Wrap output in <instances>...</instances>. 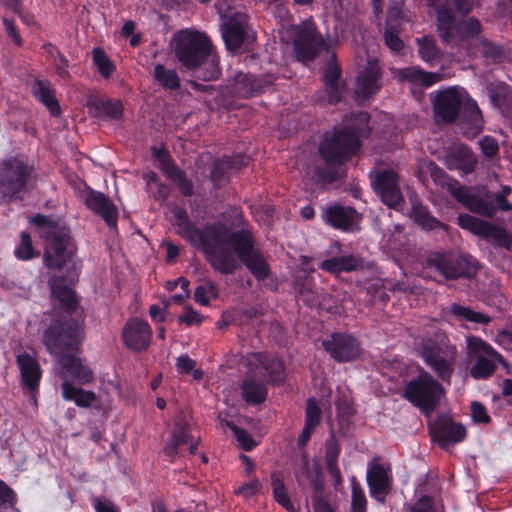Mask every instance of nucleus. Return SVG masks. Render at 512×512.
Instances as JSON below:
<instances>
[{
    "instance_id": "nucleus-61",
    "label": "nucleus",
    "mask_w": 512,
    "mask_h": 512,
    "mask_svg": "<svg viewBox=\"0 0 512 512\" xmlns=\"http://www.w3.org/2000/svg\"><path fill=\"white\" fill-rule=\"evenodd\" d=\"M471 417L476 423L486 424L490 422V417L485 407L479 402H473L471 404Z\"/></svg>"
},
{
    "instance_id": "nucleus-8",
    "label": "nucleus",
    "mask_w": 512,
    "mask_h": 512,
    "mask_svg": "<svg viewBox=\"0 0 512 512\" xmlns=\"http://www.w3.org/2000/svg\"><path fill=\"white\" fill-rule=\"evenodd\" d=\"M429 268L438 271L445 279H471L478 270V262L470 255L436 253L427 260Z\"/></svg>"
},
{
    "instance_id": "nucleus-60",
    "label": "nucleus",
    "mask_w": 512,
    "mask_h": 512,
    "mask_svg": "<svg viewBox=\"0 0 512 512\" xmlns=\"http://www.w3.org/2000/svg\"><path fill=\"white\" fill-rule=\"evenodd\" d=\"M481 30V23L474 17H471L463 22V34L466 38H474L478 36Z\"/></svg>"
},
{
    "instance_id": "nucleus-9",
    "label": "nucleus",
    "mask_w": 512,
    "mask_h": 512,
    "mask_svg": "<svg viewBox=\"0 0 512 512\" xmlns=\"http://www.w3.org/2000/svg\"><path fill=\"white\" fill-rule=\"evenodd\" d=\"M30 176V169L23 157L5 160L0 165V194L12 198L21 192Z\"/></svg>"
},
{
    "instance_id": "nucleus-59",
    "label": "nucleus",
    "mask_w": 512,
    "mask_h": 512,
    "mask_svg": "<svg viewBox=\"0 0 512 512\" xmlns=\"http://www.w3.org/2000/svg\"><path fill=\"white\" fill-rule=\"evenodd\" d=\"M479 145L482 153L488 158L496 156L499 152L498 142L495 138L491 136H484L479 141Z\"/></svg>"
},
{
    "instance_id": "nucleus-64",
    "label": "nucleus",
    "mask_w": 512,
    "mask_h": 512,
    "mask_svg": "<svg viewBox=\"0 0 512 512\" xmlns=\"http://www.w3.org/2000/svg\"><path fill=\"white\" fill-rule=\"evenodd\" d=\"M511 193V188L509 186H504L502 191L499 193H494L495 203L498 209L502 211L512 210V206L507 202L506 197Z\"/></svg>"
},
{
    "instance_id": "nucleus-37",
    "label": "nucleus",
    "mask_w": 512,
    "mask_h": 512,
    "mask_svg": "<svg viewBox=\"0 0 512 512\" xmlns=\"http://www.w3.org/2000/svg\"><path fill=\"white\" fill-rule=\"evenodd\" d=\"M470 51L474 55L491 61L492 63H500L505 58V50L502 46L490 41L487 38L480 39L470 47Z\"/></svg>"
},
{
    "instance_id": "nucleus-4",
    "label": "nucleus",
    "mask_w": 512,
    "mask_h": 512,
    "mask_svg": "<svg viewBox=\"0 0 512 512\" xmlns=\"http://www.w3.org/2000/svg\"><path fill=\"white\" fill-rule=\"evenodd\" d=\"M420 353L426 365L443 382L450 383L456 361V347L445 335L427 338L420 343Z\"/></svg>"
},
{
    "instance_id": "nucleus-55",
    "label": "nucleus",
    "mask_w": 512,
    "mask_h": 512,
    "mask_svg": "<svg viewBox=\"0 0 512 512\" xmlns=\"http://www.w3.org/2000/svg\"><path fill=\"white\" fill-rule=\"evenodd\" d=\"M398 25H390L385 27L384 40L385 44L393 51H399L403 47V41L399 38Z\"/></svg>"
},
{
    "instance_id": "nucleus-62",
    "label": "nucleus",
    "mask_w": 512,
    "mask_h": 512,
    "mask_svg": "<svg viewBox=\"0 0 512 512\" xmlns=\"http://www.w3.org/2000/svg\"><path fill=\"white\" fill-rule=\"evenodd\" d=\"M15 504V494L4 482L0 481V505L12 508Z\"/></svg>"
},
{
    "instance_id": "nucleus-40",
    "label": "nucleus",
    "mask_w": 512,
    "mask_h": 512,
    "mask_svg": "<svg viewBox=\"0 0 512 512\" xmlns=\"http://www.w3.org/2000/svg\"><path fill=\"white\" fill-rule=\"evenodd\" d=\"M34 96L39 99L53 115L60 112L58 101L54 97V91L50 82L45 80H35L32 85Z\"/></svg>"
},
{
    "instance_id": "nucleus-22",
    "label": "nucleus",
    "mask_w": 512,
    "mask_h": 512,
    "mask_svg": "<svg viewBox=\"0 0 512 512\" xmlns=\"http://www.w3.org/2000/svg\"><path fill=\"white\" fill-rule=\"evenodd\" d=\"M325 221L337 229L353 232L358 228L359 215L351 207L333 205L324 210Z\"/></svg>"
},
{
    "instance_id": "nucleus-6",
    "label": "nucleus",
    "mask_w": 512,
    "mask_h": 512,
    "mask_svg": "<svg viewBox=\"0 0 512 512\" xmlns=\"http://www.w3.org/2000/svg\"><path fill=\"white\" fill-rule=\"evenodd\" d=\"M360 127L338 130L331 137H326L319 147L320 155L329 165L341 164L359 149L358 133Z\"/></svg>"
},
{
    "instance_id": "nucleus-38",
    "label": "nucleus",
    "mask_w": 512,
    "mask_h": 512,
    "mask_svg": "<svg viewBox=\"0 0 512 512\" xmlns=\"http://www.w3.org/2000/svg\"><path fill=\"white\" fill-rule=\"evenodd\" d=\"M51 293L56 297L62 307L66 311H73L76 307L75 294L71 287H69L64 279L60 277H53L49 280Z\"/></svg>"
},
{
    "instance_id": "nucleus-23",
    "label": "nucleus",
    "mask_w": 512,
    "mask_h": 512,
    "mask_svg": "<svg viewBox=\"0 0 512 512\" xmlns=\"http://www.w3.org/2000/svg\"><path fill=\"white\" fill-rule=\"evenodd\" d=\"M444 162L448 169L460 170L467 174L473 171L477 160L467 146L457 144L446 152Z\"/></svg>"
},
{
    "instance_id": "nucleus-54",
    "label": "nucleus",
    "mask_w": 512,
    "mask_h": 512,
    "mask_svg": "<svg viewBox=\"0 0 512 512\" xmlns=\"http://www.w3.org/2000/svg\"><path fill=\"white\" fill-rule=\"evenodd\" d=\"M352 484V501L351 510L352 512H366V498L363 490L356 482L353 477L351 480Z\"/></svg>"
},
{
    "instance_id": "nucleus-49",
    "label": "nucleus",
    "mask_w": 512,
    "mask_h": 512,
    "mask_svg": "<svg viewBox=\"0 0 512 512\" xmlns=\"http://www.w3.org/2000/svg\"><path fill=\"white\" fill-rule=\"evenodd\" d=\"M93 61L101 75L108 78L114 71V65L101 48L93 49Z\"/></svg>"
},
{
    "instance_id": "nucleus-21",
    "label": "nucleus",
    "mask_w": 512,
    "mask_h": 512,
    "mask_svg": "<svg viewBox=\"0 0 512 512\" xmlns=\"http://www.w3.org/2000/svg\"><path fill=\"white\" fill-rule=\"evenodd\" d=\"M380 74L378 61L375 58L369 59L358 76L355 90L356 95L359 98H368L377 93L381 87L379 82Z\"/></svg>"
},
{
    "instance_id": "nucleus-10",
    "label": "nucleus",
    "mask_w": 512,
    "mask_h": 512,
    "mask_svg": "<svg viewBox=\"0 0 512 512\" xmlns=\"http://www.w3.org/2000/svg\"><path fill=\"white\" fill-rule=\"evenodd\" d=\"M222 37L229 51H238L255 40V33L242 13L226 14L221 26Z\"/></svg>"
},
{
    "instance_id": "nucleus-58",
    "label": "nucleus",
    "mask_w": 512,
    "mask_h": 512,
    "mask_svg": "<svg viewBox=\"0 0 512 512\" xmlns=\"http://www.w3.org/2000/svg\"><path fill=\"white\" fill-rule=\"evenodd\" d=\"M15 254L18 258L23 260L31 259L34 256L31 237L28 233L23 232L21 234V245L15 251Z\"/></svg>"
},
{
    "instance_id": "nucleus-39",
    "label": "nucleus",
    "mask_w": 512,
    "mask_h": 512,
    "mask_svg": "<svg viewBox=\"0 0 512 512\" xmlns=\"http://www.w3.org/2000/svg\"><path fill=\"white\" fill-rule=\"evenodd\" d=\"M51 293L56 297L62 307L66 311H73L76 307L75 294L71 287H69L64 279L60 277H53L49 280Z\"/></svg>"
},
{
    "instance_id": "nucleus-57",
    "label": "nucleus",
    "mask_w": 512,
    "mask_h": 512,
    "mask_svg": "<svg viewBox=\"0 0 512 512\" xmlns=\"http://www.w3.org/2000/svg\"><path fill=\"white\" fill-rule=\"evenodd\" d=\"M321 410L316 401L309 399L306 407L305 425L316 428L320 422Z\"/></svg>"
},
{
    "instance_id": "nucleus-44",
    "label": "nucleus",
    "mask_w": 512,
    "mask_h": 512,
    "mask_svg": "<svg viewBox=\"0 0 512 512\" xmlns=\"http://www.w3.org/2000/svg\"><path fill=\"white\" fill-rule=\"evenodd\" d=\"M153 77L164 89L176 90L180 87V78L177 72L162 64H157L154 67Z\"/></svg>"
},
{
    "instance_id": "nucleus-29",
    "label": "nucleus",
    "mask_w": 512,
    "mask_h": 512,
    "mask_svg": "<svg viewBox=\"0 0 512 512\" xmlns=\"http://www.w3.org/2000/svg\"><path fill=\"white\" fill-rule=\"evenodd\" d=\"M17 363L21 370L24 386L30 391H35L41 378V370L37 360L27 353H22L17 356Z\"/></svg>"
},
{
    "instance_id": "nucleus-3",
    "label": "nucleus",
    "mask_w": 512,
    "mask_h": 512,
    "mask_svg": "<svg viewBox=\"0 0 512 512\" xmlns=\"http://www.w3.org/2000/svg\"><path fill=\"white\" fill-rule=\"evenodd\" d=\"M31 222L42 229L41 236L45 239V264L49 268L61 269L74 253V244L68 230L43 215L33 217Z\"/></svg>"
},
{
    "instance_id": "nucleus-19",
    "label": "nucleus",
    "mask_w": 512,
    "mask_h": 512,
    "mask_svg": "<svg viewBox=\"0 0 512 512\" xmlns=\"http://www.w3.org/2000/svg\"><path fill=\"white\" fill-rule=\"evenodd\" d=\"M122 336L128 348L134 351H143L150 344L152 331L147 322L133 318L124 326Z\"/></svg>"
},
{
    "instance_id": "nucleus-41",
    "label": "nucleus",
    "mask_w": 512,
    "mask_h": 512,
    "mask_svg": "<svg viewBox=\"0 0 512 512\" xmlns=\"http://www.w3.org/2000/svg\"><path fill=\"white\" fill-rule=\"evenodd\" d=\"M466 435L465 427L458 423L443 424L436 432V439L442 448H446L451 443H457L464 439Z\"/></svg>"
},
{
    "instance_id": "nucleus-48",
    "label": "nucleus",
    "mask_w": 512,
    "mask_h": 512,
    "mask_svg": "<svg viewBox=\"0 0 512 512\" xmlns=\"http://www.w3.org/2000/svg\"><path fill=\"white\" fill-rule=\"evenodd\" d=\"M412 218L425 229H435L442 226V224L432 217L428 210L422 205L413 206Z\"/></svg>"
},
{
    "instance_id": "nucleus-25",
    "label": "nucleus",
    "mask_w": 512,
    "mask_h": 512,
    "mask_svg": "<svg viewBox=\"0 0 512 512\" xmlns=\"http://www.w3.org/2000/svg\"><path fill=\"white\" fill-rule=\"evenodd\" d=\"M427 2L436 12L437 27L441 39L450 43L453 38L454 16L448 5V0H427Z\"/></svg>"
},
{
    "instance_id": "nucleus-13",
    "label": "nucleus",
    "mask_w": 512,
    "mask_h": 512,
    "mask_svg": "<svg viewBox=\"0 0 512 512\" xmlns=\"http://www.w3.org/2000/svg\"><path fill=\"white\" fill-rule=\"evenodd\" d=\"M453 196L461 202L468 210L485 217H493L498 207L495 203L494 193L485 188L466 189L460 185Z\"/></svg>"
},
{
    "instance_id": "nucleus-31",
    "label": "nucleus",
    "mask_w": 512,
    "mask_h": 512,
    "mask_svg": "<svg viewBox=\"0 0 512 512\" xmlns=\"http://www.w3.org/2000/svg\"><path fill=\"white\" fill-rule=\"evenodd\" d=\"M233 79L235 93L241 97H249L253 93L261 91L264 87L271 85L274 80L272 77H269L267 80L262 81L242 72L235 74Z\"/></svg>"
},
{
    "instance_id": "nucleus-30",
    "label": "nucleus",
    "mask_w": 512,
    "mask_h": 512,
    "mask_svg": "<svg viewBox=\"0 0 512 512\" xmlns=\"http://www.w3.org/2000/svg\"><path fill=\"white\" fill-rule=\"evenodd\" d=\"M394 75L399 81H406L423 87H429L442 78L439 73L425 72L417 67L398 69L394 72Z\"/></svg>"
},
{
    "instance_id": "nucleus-35",
    "label": "nucleus",
    "mask_w": 512,
    "mask_h": 512,
    "mask_svg": "<svg viewBox=\"0 0 512 512\" xmlns=\"http://www.w3.org/2000/svg\"><path fill=\"white\" fill-rule=\"evenodd\" d=\"M324 84L331 104L339 102L345 92V86L340 81V70L336 65H329L324 73Z\"/></svg>"
},
{
    "instance_id": "nucleus-1",
    "label": "nucleus",
    "mask_w": 512,
    "mask_h": 512,
    "mask_svg": "<svg viewBox=\"0 0 512 512\" xmlns=\"http://www.w3.org/2000/svg\"><path fill=\"white\" fill-rule=\"evenodd\" d=\"M174 217L178 234L202 248L214 269L232 274L238 267V258L258 280L268 277V263L248 229L231 231L225 225L213 224L200 231L180 208L174 210Z\"/></svg>"
},
{
    "instance_id": "nucleus-20",
    "label": "nucleus",
    "mask_w": 512,
    "mask_h": 512,
    "mask_svg": "<svg viewBox=\"0 0 512 512\" xmlns=\"http://www.w3.org/2000/svg\"><path fill=\"white\" fill-rule=\"evenodd\" d=\"M240 388L242 397L248 404L256 405L264 402L267 396V388L262 377V370L256 371L253 366H249Z\"/></svg>"
},
{
    "instance_id": "nucleus-27",
    "label": "nucleus",
    "mask_w": 512,
    "mask_h": 512,
    "mask_svg": "<svg viewBox=\"0 0 512 512\" xmlns=\"http://www.w3.org/2000/svg\"><path fill=\"white\" fill-rule=\"evenodd\" d=\"M76 353L70 352L57 358L58 363L61 365V374L63 377L71 376L80 383H87L92 379V373L82 364Z\"/></svg>"
},
{
    "instance_id": "nucleus-17",
    "label": "nucleus",
    "mask_w": 512,
    "mask_h": 512,
    "mask_svg": "<svg viewBox=\"0 0 512 512\" xmlns=\"http://www.w3.org/2000/svg\"><path fill=\"white\" fill-rule=\"evenodd\" d=\"M376 193L383 203L390 208H396L403 202V196L399 188L397 174L391 169L378 171L372 181Z\"/></svg>"
},
{
    "instance_id": "nucleus-34",
    "label": "nucleus",
    "mask_w": 512,
    "mask_h": 512,
    "mask_svg": "<svg viewBox=\"0 0 512 512\" xmlns=\"http://www.w3.org/2000/svg\"><path fill=\"white\" fill-rule=\"evenodd\" d=\"M460 113L462 122L465 125V133L472 137L478 135L483 128V119L476 103L468 97Z\"/></svg>"
},
{
    "instance_id": "nucleus-14",
    "label": "nucleus",
    "mask_w": 512,
    "mask_h": 512,
    "mask_svg": "<svg viewBox=\"0 0 512 512\" xmlns=\"http://www.w3.org/2000/svg\"><path fill=\"white\" fill-rule=\"evenodd\" d=\"M294 51L299 61L313 60L324 42L311 26H293L291 29Z\"/></svg>"
},
{
    "instance_id": "nucleus-46",
    "label": "nucleus",
    "mask_w": 512,
    "mask_h": 512,
    "mask_svg": "<svg viewBox=\"0 0 512 512\" xmlns=\"http://www.w3.org/2000/svg\"><path fill=\"white\" fill-rule=\"evenodd\" d=\"M428 168L435 183L446 189L452 196H454V191H457V188H459L461 184L458 181L449 178L441 168L432 162L429 163Z\"/></svg>"
},
{
    "instance_id": "nucleus-16",
    "label": "nucleus",
    "mask_w": 512,
    "mask_h": 512,
    "mask_svg": "<svg viewBox=\"0 0 512 512\" xmlns=\"http://www.w3.org/2000/svg\"><path fill=\"white\" fill-rule=\"evenodd\" d=\"M324 349L337 362H348L360 355V343L350 334L333 333L322 343Z\"/></svg>"
},
{
    "instance_id": "nucleus-42",
    "label": "nucleus",
    "mask_w": 512,
    "mask_h": 512,
    "mask_svg": "<svg viewBox=\"0 0 512 512\" xmlns=\"http://www.w3.org/2000/svg\"><path fill=\"white\" fill-rule=\"evenodd\" d=\"M340 454L339 445L332 435L326 443V454H325V464L329 474L333 477L335 485H340L342 483V477L340 470L337 466V460Z\"/></svg>"
},
{
    "instance_id": "nucleus-56",
    "label": "nucleus",
    "mask_w": 512,
    "mask_h": 512,
    "mask_svg": "<svg viewBox=\"0 0 512 512\" xmlns=\"http://www.w3.org/2000/svg\"><path fill=\"white\" fill-rule=\"evenodd\" d=\"M227 426L232 430L234 436L244 450H251L256 446V442L246 430L239 428L231 422H227Z\"/></svg>"
},
{
    "instance_id": "nucleus-45",
    "label": "nucleus",
    "mask_w": 512,
    "mask_h": 512,
    "mask_svg": "<svg viewBox=\"0 0 512 512\" xmlns=\"http://www.w3.org/2000/svg\"><path fill=\"white\" fill-rule=\"evenodd\" d=\"M271 485L274 499L287 511L294 512V506L291 504L290 498L286 492V487L283 478L279 473H272Z\"/></svg>"
},
{
    "instance_id": "nucleus-53",
    "label": "nucleus",
    "mask_w": 512,
    "mask_h": 512,
    "mask_svg": "<svg viewBox=\"0 0 512 512\" xmlns=\"http://www.w3.org/2000/svg\"><path fill=\"white\" fill-rule=\"evenodd\" d=\"M302 300L310 307L320 304V295L310 281H304L298 288Z\"/></svg>"
},
{
    "instance_id": "nucleus-24",
    "label": "nucleus",
    "mask_w": 512,
    "mask_h": 512,
    "mask_svg": "<svg viewBox=\"0 0 512 512\" xmlns=\"http://www.w3.org/2000/svg\"><path fill=\"white\" fill-rule=\"evenodd\" d=\"M89 209L99 214L110 227H115L118 212L114 203L103 193L91 191L86 197Z\"/></svg>"
},
{
    "instance_id": "nucleus-18",
    "label": "nucleus",
    "mask_w": 512,
    "mask_h": 512,
    "mask_svg": "<svg viewBox=\"0 0 512 512\" xmlns=\"http://www.w3.org/2000/svg\"><path fill=\"white\" fill-rule=\"evenodd\" d=\"M391 475L378 459L374 458L368 465L367 483L371 496L378 502L384 503L391 490Z\"/></svg>"
},
{
    "instance_id": "nucleus-5",
    "label": "nucleus",
    "mask_w": 512,
    "mask_h": 512,
    "mask_svg": "<svg viewBox=\"0 0 512 512\" xmlns=\"http://www.w3.org/2000/svg\"><path fill=\"white\" fill-rule=\"evenodd\" d=\"M82 339V329L73 319L52 323L43 335L46 349L56 358L70 352H77Z\"/></svg>"
},
{
    "instance_id": "nucleus-2",
    "label": "nucleus",
    "mask_w": 512,
    "mask_h": 512,
    "mask_svg": "<svg viewBox=\"0 0 512 512\" xmlns=\"http://www.w3.org/2000/svg\"><path fill=\"white\" fill-rule=\"evenodd\" d=\"M174 41L175 55L183 66L188 69H196L206 64L208 71L202 73V78L208 81L218 77L219 70L214 57L211 56V44L204 34L183 30L177 33Z\"/></svg>"
},
{
    "instance_id": "nucleus-33",
    "label": "nucleus",
    "mask_w": 512,
    "mask_h": 512,
    "mask_svg": "<svg viewBox=\"0 0 512 512\" xmlns=\"http://www.w3.org/2000/svg\"><path fill=\"white\" fill-rule=\"evenodd\" d=\"M190 440H192L190 425L183 418H177L171 438L164 448L165 453L171 457L177 455L178 449L182 445L188 444Z\"/></svg>"
},
{
    "instance_id": "nucleus-47",
    "label": "nucleus",
    "mask_w": 512,
    "mask_h": 512,
    "mask_svg": "<svg viewBox=\"0 0 512 512\" xmlns=\"http://www.w3.org/2000/svg\"><path fill=\"white\" fill-rule=\"evenodd\" d=\"M416 43L419 47V55L425 62H432L440 57V51L431 36L417 38Z\"/></svg>"
},
{
    "instance_id": "nucleus-11",
    "label": "nucleus",
    "mask_w": 512,
    "mask_h": 512,
    "mask_svg": "<svg viewBox=\"0 0 512 512\" xmlns=\"http://www.w3.org/2000/svg\"><path fill=\"white\" fill-rule=\"evenodd\" d=\"M468 351L470 355L476 357V362L471 368V375L474 378H486L490 376L496 368V361L508 367V364L504 361L502 356L479 338L468 339Z\"/></svg>"
},
{
    "instance_id": "nucleus-12",
    "label": "nucleus",
    "mask_w": 512,
    "mask_h": 512,
    "mask_svg": "<svg viewBox=\"0 0 512 512\" xmlns=\"http://www.w3.org/2000/svg\"><path fill=\"white\" fill-rule=\"evenodd\" d=\"M468 94L464 89L448 88L437 93L434 112L438 122L452 123L462 111Z\"/></svg>"
},
{
    "instance_id": "nucleus-43",
    "label": "nucleus",
    "mask_w": 512,
    "mask_h": 512,
    "mask_svg": "<svg viewBox=\"0 0 512 512\" xmlns=\"http://www.w3.org/2000/svg\"><path fill=\"white\" fill-rule=\"evenodd\" d=\"M62 397L65 400L74 401L81 407L89 406L96 398L94 392L75 387L67 380L62 383Z\"/></svg>"
},
{
    "instance_id": "nucleus-7",
    "label": "nucleus",
    "mask_w": 512,
    "mask_h": 512,
    "mask_svg": "<svg viewBox=\"0 0 512 512\" xmlns=\"http://www.w3.org/2000/svg\"><path fill=\"white\" fill-rule=\"evenodd\" d=\"M405 396L428 415L435 410L444 396V388L428 372H421L408 383Z\"/></svg>"
},
{
    "instance_id": "nucleus-32",
    "label": "nucleus",
    "mask_w": 512,
    "mask_h": 512,
    "mask_svg": "<svg viewBox=\"0 0 512 512\" xmlns=\"http://www.w3.org/2000/svg\"><path fill=\"white\" fill-rule=\"evenodd\" d=\"M363 262L354 255L332 257L320 263V268L326 272L338 275L343 272H351L362 268Z\"/></svg>"
},
{
    "instance_id": "nucleus-15",
    "label": "nucleus",
    "mask_w": 512,
    "mask_h": 512,
    "mask_svg": "<svg viewBox=\"0 0 512 512\" xmlns=\"http://www.w3.org/2000/svg\"><path fill=\"white\" fill-rule=\"evenodd\" d=\"M458 224L461 228L469 230L475 235L493 240L499 245L509 246L511 244V237L504 228L493 225L490 222L476 218L472 215L465 213L459 214Z\"/></svg>"
},
{
    "instance_id": "nucleus-52",
    "label": "nucleus",
    "mask_w": 512,
    "mask_h": 512,
    "mask_svg": "<svg viewBox=\"0 0 512 512\" xmlns=\"http://www.w3.org/2000/svg\"><path fill=\"white\" fill-rule=\"evenodd\" d=\"M218 292L216 287L211 282H206L199 285L194 292V299L201 305H208L211 298H216Z\"/></svg>"
},
{
    "instance_id": "nucleus-28",
    "label": "nucleus",
    "mask_w": 512,
    "mask_h": 512,
    "mask_svg": "<svg viewBox=\"0 0 512 512\" xmlns=\"http://www.w3.org/2000/svg\"><path fill=\"white\" fill-rule=\"evenodd\" d=\"M155 156L160 161L161 170L175 183H177L181 189V192L190 196L193 193V184L190 180L185 177V174L178 169L171 161L165 151L157 150Z\"/></svg>"
},
{
    "instance_id": "nucleus-50",
    "label": "nucleus",
    "mask_w": 512,
    "mask_h": 512,
    "mask_svg": "<svg viewBox=\"0 0 512 512\" xmlns=\"http://www.w3.org/2000/svg\"><path fill=\"white\" fill-rule=\"evenodd\" d=\"M451 311L454 315L464 318L471 322L483 323V324L490 322L489 316H487L483 313H480V312L473 311L464 306L453 305Z\"/></svg>"
},
{
    "instance_id": "nucleus-26",
    "label": "nucleus",
    "mask_w": 512,
    "mask_h": 512,
    "mask_svg": "<svg viewBox=\"0 0 512 512\" xmlns=\"http://www.w3.org/2000/svg\"><path fill=\"white\" fill-rule=\"evenodd\" d=\"M247 366H253L256 371L262 370L269 374L270 380L274 383H281L284 380V365L277 358L267 359L262 353H254L246 360Z\"/></svg>"
},
{
    "instance_id": "nucleus-63",
    "label": "nucleus",
    "mask_w": 512,
    "mask_h": 512,
    "mask_svg": "<svg viewBox=\"0 0 512 512\" xmlns=\"http://www.w3.org/2000/svg\"><path fill=\"white\" fill-rule=\"evenodd\" d=\"M178 321L185 323L186 325H197L202 322V316L192 307L186 306L184 314L178 317Z\"/></svg>"
},
{
    "instance_id": "nucleus-51",
    "label": "nucleus",
    "mask_w": 512,
    "mask_h": 512,
    "mask_svg": "<svg viewBox=\"0 0 512 512\" xmlns=\"http://www.w3.org/2000/svg\"><path fill=\"white\" fill-rule=\"evenodd\" d=\"M230 172V161H228L226 158L215 161L211 167L210 179L215 185H220L223 181L226 180Z\"/></svg>"
},
{
    "instance_id": "nucleus-36",
    "label": "nucleus",
    "mask_w": 512,
    "mask_h": 512,
    "mask_svg": "<svg viewBox=\"0 0 512 512\" xmlns=\"http://www.w3.org/2000/svg\"><path fill=\"white\" fill-rule=\"evenodd\" d=\"M89 113L95 117H108L118 119L122 115V106L120 102L98 99L91 97L88 101Z\"/></svg>"
}]
</instances>
